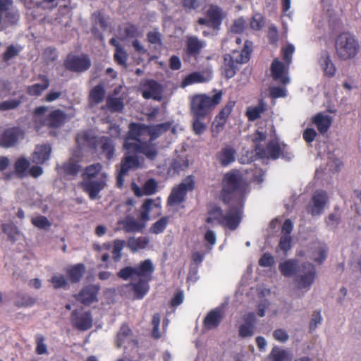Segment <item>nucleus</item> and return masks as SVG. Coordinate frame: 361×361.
Here are the masks:
<instances>
[{"instance_id":"obj_50","label":"nucleus","mask_w":361,"mask_h":361,"mask_svg":"<svg viewBox=\"0 0 361 361\" xmlns=\"http://www.w3.org/2000/svg\"><path fill=\"white\" fill-rule=\"evenodd\" d=\"M29 166L30 161L27 159L25 158H20L18 159L15 164L16 171L20 176L22 177L25 175Z\"/></svg>"},{"instance_id":"obj_53","label":"nucleus","mask_w":361,"mask_h":361,"mask_svg":"<svg viewBox=\"0 0 361 361\" xmlns=\"http://www.w3.org/2000/svg\"><path fill=\"white\" fill-rule=\"evenodd\" d=\"M51 283L54 288L58 289L65 288L68 285V280L62 274L53 276L51 279Z\"/></svg>"},{"instance_id":"obj_56","label":"nucleus","mask_w":361,"mask_h":361,"mask_svg":"<svg viewBox=\"0 0 361 361\" xmlns=\"http://www.w3.org/2000/svg\"><path fill=\"white\" fill-rule=\"evenodd\" d=\"M255 326L249 324H242L239 327V335L243 338L252 337L254 335Z\"/></svg>"},{"instance_id":"obj_51","label":"nucleus","mask_w":361,"mask_h":361,"mask_svg":"<svg viewBox=\"0 0 361 361\" xmlns=\"http://www.w3.org/2000/svg\"><path fill=\"white\" fill-rule=\"evenodd\" d=\"M106 106L111 111L116 112L123 109V103L118 98L109 97L106 101Z\"/></svg>"},{"instance_id":"obj_23","label":"nucleus","mask_w":361,"mask_h":361,"mask_svg":"<svg viewBox=\"0 0 361 361\" xmlns=\"http://www.w3.org/2000/svg\"><path fill=\"white\" fill-rule=\"evenodd\" d=\"M252 42L245 41L243 49L239 51L234 50L231 56V60L233 59L236 63H245L250 59V56L252 51Z\"/></svg>"},{"instance_id":"obj_32","label":"nucleus","mask_w":361,"mask_h":361,"mask_svg":"<svg viewBox=\"0 0 361 361\" xmlns=\"http://www.w3.org/2000/svg\"><path fill=\"white\" fill-rule=\"evenodd\" d=\"M149 243V239L147 237H130L128 240L127 247L133 252L145 248Z\"/></svg>"},{"instance_id":"obj_14","label":"nucleus","mask_w":361,"mask_h":361,"mask_svg":"<svg viewBox=\"0 0 361 361\" xmlns=\"http://www.w3.org/2000/svg\"><path fill=\"white\" fill-rule=\"evenodd\" d=\"M91 65L90 60L86 56L68 55L65 61L66 69L75 72H82L87 70Z\"/></svg>"},{"instance_id":"obj_13","label":"nucleus","mask_w":361,"mask_h":361,"mask_svg":"<svg viewBox=\"0 0 361 361\" xmlns=\"http://www.w3.org/2000/svg\"><path fill=\"white\" fill-rule=\"evenodd\" d=\"M327 201L326 192L317 190L314 193L311 202L307 205V210L312 216H319L323 213Z\"/></svg>"},{"instance_id":"obj_16","label":"nucleus","mask_w":361,"mask_h":361,"mask_svg":"<svg viewBox=\"0 0 361 361\" xmlns=\"http://www.w3.org/2000/svg\"><path fill=\"white\" fill-rule=\"evenodd\" d=\"M23 139L22 130L18 128H11L4 130L1 135V146L11 147L14 146L18 140Z\"/></svg>"},{"instance_id":"obj_36","label":"nucleus","mask_w":361,"mask_h":361,"mask_svg":"<svg viewBox=\"0 0 361 361\" xmlns=\"http://www.w3.org/2000/svg\"><path fill=\"white\" fill-rule=\"evenodd\" d=\"M235 151L230 147H226L222 149L220 154V162L222 165L226 166L235 161Z\"/></svg>"},{"instance_id":"obj_30","label":"nucleus","mask_w":361,"mask_h":361,"mask_svg":"<svg viewBox=\"0 0 361 361\" xmlns=\"http://www.w3.org/2000/svg\"><path fill=\"white\" fill-rule=\"evenodd\" d=\"M73 325L80 331H86L92 327V319L90 313L85 312L75 317Z\"/></svg>"},{"instance_id":"obj_33","label":"nucleus","mask_w":361,"mask_h":361,"mask_svg":"<svg viewBox=\"0 0 361 361\" xmlns=\"http://www.w3.org/2000/svg\"><path fill=\"white\" fill-rule=\"evenodd\" d=\"M149 280L139 279L137 282L131 283L136 299H142L149 290Z\"/></svg>"},{"instance_id":"obj_39","label":"nucleus","mask_w":361,"mask_h":361,"mask_svg":"<svg viewBox=\"0 0 361 361\" xmlns=\"http://www.w3.org/2000/svg\"><path fill=\"white\" fill-rule=\"evenodd\" d=\"M105 91L103 86L97 85L95 86L90 93V99L91 103L99 104L104 97Z\"/></svg>"},{"instance_id":"obj_10","label":"nucleus","mask_w":361,"mask_h":361,"mask_svg":"<svg viewBox=\"0 0 361 361\" xmlns=\"http://www.w3.org/2000/svg\"><path fill=\"white\" fill-rule=\"evenodd\" d=\"M124 149L127 151L123 157L121 164L120 170L117 176V185L121 187L123 184L124 177L127 175L129 171L135 170L140 166V160L137 155L133 153H140L137 150H129L123 145Z\"/></svg>"},{"instance_id":"obj_46","label":"nucleus","mask_w":361,"mask_h":361,"mask_svg":"<svg viewBox=\"0 0 361 361\" xmlns=\"http://www.w3.org/2000/svg\"><path fill=\"white\" fill-rule=\"evenodd\" d=\"M35 299L25 294H20L18 295L15 303L18 307H29L35 304Z\"/></svg>"},{"instance_id":"obj_25","label":"nucleus","mask_w":361,"mask_h":361,"mask_svg":"<svg viewBox=\"0 0 361 361\" xmlns=\"http://www.w3.org/2000/svg\"><path fill=\"white\" fill-rule=\"evenodd\" d=\"M157 188V183L155 180L149 179L145 182L143 188L141 189L137 185L133 184L132 189L135 195L137 197H141L144 195H150L154 194Z\"/></svg>"},{"instance_id":"obj_27","label":"nucleus","mask_w":361,"mask_h":361,"mask_svg":"<svg viewBox=\"0 0 361 361\" xmlns=\"http://www.w3.org/2000/svg\"><path fill=\"white\" fill-rule=\"evenodd\" d=\"M319 63L326 76L331 77L335 74L336 68L328 52L322 53L319 59Z\"/></svg>"},{"instance_id":"obj_59","label":"nucleus","mask_w":361,"mask_h":361,"mask_svg":"<svg viewBox=\"0 0 361 361\" xmlns=\"http://www.w3.org/2000/svg\"><path fill=\"white\" fill-rule=\"evenodd\" d=\"M245 27V20L243 18L235 20L231 27V32L233 33H241Z\"/></svg>"},{"instance_id":"obj_44","label":"nucleus","mask_w":361,"mask_h":361,"mask_svg":"<svg viewBox=\"0 0 361 361\" xmlns=\"http://www.w3.org/2000/svg\"><path fill=\"white\" fill-rule=\"evenodd\" d=\"M31 222L35 227L39 229H49L51 226V223L49 219L46 216L42 215L32 217L31 219Z\"/></svg>"},{"instance_id":"obj_4","label":"nucleus","mask_w":361,"mask_h":361,"mask_svg":"<svg viewBox=\"0 0 361 361\" xmlns=\"http://www.w3.org/2000/svg\"><path fill=\"white\" fill-rule=\"evenodd\" d=\"M246 184L240 176L234 173H227L223 180V201L229 204V207L240 209L243 207V197Z\"/></svg>"},{"instance_id":"obj_11","label":"nucleus","mask_w":361,"mask_h":361,"mask_svg":"<svg viewBox=\"0 0 361 361\" xmlns=\"http://www.w3.org/2000/svg\"><path fill=\"white\" fill-rule=\"evenodd\" d=\"M194 188V180L191 176L187 177L178 186L173 188L168 198L169 205L179 204L183 202L188 191Z\"/></svg>"},{"instance_id":"obj_18","label":"nucleus","mask_w":361,"mask_h":361,"mask_svg":"<svg viewBox=\"0 0 361 361\" xmlns=\"http://www.w3.org/2000/svg\"><path fill=\"white\" fill-rule=\"evenodd\" d=\"M235 106V102L229 101L225 105V106L220 111L218 115L216 116L213 126L217 132L223 130L224 125L226 122L227 118L232 111L233 106Z\"/></svg>"},{"instance_id":"obj_37","label":"nucleus","mask_w":361,"mask_h":361,"mask_svg":"<svg viewBox=\"0 0 361 361\" xmlns=\"http://www.w3.org/2000/svg\"><path fill=\"white\" fill-rule=\"evenodd\" d=\"M264 111V104L260 101L256 106H250L247 109L246 116L250 121H255L260 117V115Z\"/></svg>"},{"instance_id":"obj_49","label":"nucleus","mask_w":361,"mask_h":361,"mask_svg":"<svg viewBox=\"0 0 361 361\" xmlns=\"http://www.w3.org/2000/svg\"><path fill=\"white\" fill-rule=\"evenodd\" d=\"M188 166V159L185 157H178L171 165L172 168L177 172L185 170Z\"/></svg>"},{"instance_id":"obj_45","label":"nucleus","mask_w":361,"mask_h":361,"mask_svg":"<svg viewBox=\"0 0 361 361\" xmlns=\"http://www.w3.org/2000/svg\"><path fill=\"white\" fill-rule=\"evenodd\" d=\"M20 49V47L14 45L8 46L4 54V61L7 63H9L11 60L16 58L19 54Z\"/></svg>"},{"instance_id":"obj_3","label":"nucleus","mask_w":361,"mask_h":361,"mask_svg":"<svg viewBox=\"0 0 361 361\" xmlns=\"http://www.w3.org/2000/svg\"><path fill=\"white\" fill-rule=\"evenodd\" d=\"M279 269L286 277L296 275L298 287L305 289V291L310 288L316 275L315 267L312 264L303 262L298 265L297 262L293 259H288L280 263Z\"/></svg>"},{"instance_id":"obj_17","label":"nucleus","mask_w":361,"mask_h":361,"mask_svg":"<svg viewBox=\"0 0 361 361\" xmlns=\"http://www.w3.org/2000/svg\"><path fill=\"white\" fill-rule=\"evenodd\" d=\"M255 153L261 158L276 159L280 156L281 149L277 142H271L265 149L260 145H256Z\"/></svg>"},{"instance_id":"obj_35","label":"nucleus","mask_w":361,"mask_h":361,"mask_svg":"<svg viewBox=\"0 0 361 361\" xmlns=\"http://www.w3.org/2000/svg\"><path fill=\"white\" fill-rule=\"evenodd\" d=\"M314 123L317 126L318 130L324 133H326L330 127L331 120L329 116H324L319 114L314 118Z\"/></svg>"},{"instance_id":"obj_57","label":"nucleus","mask_w":361,"mask_h":361,"mask_svg":"<svg viewBox=\"0 0 361 361\" xmlns=\"http://www.w3.org/2000/svg\"><path fill=\"white\" fill-rule=\"evenodd\" d=\"M147 38L149 43L155 46H160L161 44V34L157 30L149 32Z\"/></svg>"},{"instance_id":"obj_63","label":"nucleus","mask_w":361,"mask_h":361,"mask_svg":"<svg viewBox=\"0 0 361 361\" xmlns=\"http://www.w3.org/2000/svg\"><path fill=\"white\" fill-rule=\"evenodd\" d=\"M274 263V257L269 253L264 254L259 261V265L264 267H271Z\"/></svg>"},{"instance_id":"obj_22","label":"nucleus","mask_w":361,"mask_h":361,"mask_svg":"<svg viewBox=\"0 0 361 361\" xmlns=\"http://www.w3.org/2000/svg\"><path fill=\"white\" fill-rule=\"evenodd\" d=\"M12 0H1V18L3 16L9 24H14L17 22L19 18L18 11L10 6H12Z\"/></svg>"},{"instance_id":"obj_38","label":"nucleus","mask_w":361,"mask_h":361,"mask_svg":"<svg viewBox=\"0 0 361 361\" xmlns=\"http://www.w3.org/2000/svg\"><path fill=\"white\" fill-rule=\"evenodd\" d=\"M85 270V267L82 264H76L68 270V275L70 280L73 283H75L80 281Z\"/></svg>"},{"instance_id":"obj_28","label":"nucleus","mask_w":361,"mask_h":361,"mask_svg":"<svg viewBox=\"0 0 361 361\" xmlns=\"http://www.w3.org/2000/svg\"><path fill=\"white\" fill-rule=\"evenodd\" d=\"M205 42L199 39L196 36H188L186 40L187 52L192 56L200 54L204 47Z\"/></svg>"},{"instance_id":"obj_7","label":"nucleus","mask_w":361,"mask_h":361,"mask_svg":"<svg viewBox=\"0 0 361 361\" xmlns=\"http://www.w3.org/2000/svg\"><path fill=\"white\" fill-rule=\"evenodd\" d=\"M242 213L240 209H235L231 207H229L226 214H224L221 208L216 207L209 212L206 221L212 223L214 220H216L221 226L234 231L240 223Z\"/></svg>"},{"instance_id":"obj_64","label":"nucleus","mask_w":361,"mask_h":361,"mask_svg":"<svg viewBox=\"0 0 361 361\" xmlns=\"http://www.w3.org/2000/svg\"><path fill=\"white\" fill-rule=\"evenodd\" d=\"M20 104V101L18 99H11L1 102V111L10 110L16 108Z\"/></svg>"},{"instance_id":"obj_52","label":"nucleus","mask_w":361,"mask_h":361,"mask_svg":"<svg viewBox=\"0 0 361 361\" xmlns=\"http://www.w3.org/2000/svg\"><path fill=\"white\" fill-rule=\"evenodd\" d=\"M36 349L35 352L37 355H46L48 353L47 346L45 344V338L42 335L36 336Z\"/></svg>"},{"instance_id":"obj_24","label":"nucleus","mask_w":361,"mask_h":361,"mask_svg":"<svg viewBox=\"0 0 361 361\" xmlns=\"http://www.w3.org/2000/svg\"><path fill=\"white\" fill-rule=\"evenodd\" d=\"M136 276L139 279L150 280L154 267L150 259H146L135 267Z\"/></svg>"},{"instance_id":"obj_29","label":"nucleus","mask_w":361,"mask_h":361,"mask_svg":"<svg viewBox=\"0 0 361 361\" xmlns=\"http://www.w3.org/2000/svg\"><path fill=\"white\" fill-rule=\"evenodd\" d=\"M123 229L127 233L140 232L145 227V224L141 222L131 216H127L122 221Z\"/></svg>"},{"instance_id":"obj_55","label":"nucleus","mask_w":361,"mask_h":361,"mask_svg":"<svg viewBox=\"0 0 361 361\" xmlns=\"http://www.w3.org/2000/svg\"><path fill=\"white\" fill-rule=\"evenodd\" d=\"M130 329L127 325L123 324L120 329V331L118 333L117 335V340H116V346L117 348H121L122 346V336H124L125 338H129L130 335Z\"/></svg>"},{"instance_id":"obj_2","label":"nucleus","mask_w":361,"mask_h":361,"mask_svg":"<svg viewBox=\"0 0 361 361\" xmlns=\"http://www.w3.org/2000/svg\"><path fill=\"white\" fill-rule=\"evenodd\" d=\"M222 94V91H218L212 97L206 94L190 97L191 128L195 135H201L206 131L212 111L221 102Z\"/></svg>"},{"instance_id":"obj_42","label":"nucleus","mask_w":361,"mask_h":361,"mask_svg":"<svg viewBox=\"0 0 361 361\" xmlns=\"http://www.w3.org/2000/svg\"><path fill=\"white\" fill-rule=\"evenodd\" d=\"M205 78L200 73L195 72L188 75L182 82V87H185L188 85H192L197 82H205Z\"/></svg>"},{"instance_id":"obj_31","label":"nucleus","mask_w":361,"mask_h":361,"mask_svg":"<svg viewBox=\"0 0 361 361\" xmlns=\"http://www.w3.org/2000/svg\"><path fill=\"white\" fill-rule=\"evenodd\" d=\"M99 146L102 154L107 159H111L114 155V144L111 138L103 137L99 140Z\"/></svg>"},{"instance_id":"obj_19","label":"nucleus","mask_w":361,"mask_h":361,"mask_svg":"<svg viewBox=\"0 0 361 361\" xmlns=\"http://www.w3.org/2000/svg\"><path fill=\"white\" fill-rule=\"evenodd\" d=\"M98 291V286L90 285L84 288L76 296V298L85 305H90L97 300Z\"/></svg>"},{"instance_id":"obj_34","label":"nucleus","mask_w":361,"mask_h":361,"mask_svg":"<svg viewBox=\"0 0 361 361\" xmlns=\"http://www.w3.org/2000/svg\"><path fill=\"white\" fill-rule=\"evenodd\" d=\"M49 86V80L46 76L42 78V83H36L27 87V92L32 96H39L42 92L46 90Z\"/></svg>"},{"instance_id":"obj_60","label":"nucleus","mask_w":361,"mask_h":361,"mask_svg":"<svg viewBox=\"0 0 361 361\" xmlns=\"http://www.w3.org/2000/svg\"><path fill=\"white\" fill-rule=\"evenodd\" d=\"M273 337L281 343H286L289 339V335L287 331L282 329H276L273 332Z\"/></svg>"},{"instance_id":"obj_9","label":"nucleus","mask_w":361,"mask_h":361,"mask_svg":"<svg viewBox=\"0 0 361 361\" xmlns=\"http://www.w3.org/2000/svg\"><path fill=\"white\" fill-rule=\"evenodd\" d=\"M335 48L338 57L347 60L353 58L357 54L359 44L353 35L343 32L337 37Z\"/></svg>"},{"instance_id":"obj_8","label":"nucleus","mask_w":361,"mask_h":361,"mask_svg":"<svg viewBox=\"0 0 361 361\" xmlns=\"http://www.w3.org/2000/svg\"><path fill=\"white\" fill-rule=\"evenodd\" d=\"M35 121L37 126L59 128L67 120V115L61 110L48 112V107L39 106L35 110Z\"/></svg>"},{"instance_id":"obj_43","label":"nucleus","mask_w":361,"mask_h":361,"mask_svg":"<svg viewBox=\"0 0 361 361\" xmlns=\"http://www.w3.org/2000/svg\"><path fill=\"white\" fill-rule=\"evenodd\" d=\"M78 161L75 159L73 157L69 161L63 164V169L66 173L70 175H75L79 172L80 165L78 164Z\"/></svg>"},{"instance_id":"obj_21","label":"nucleus","mask_w":361,"mask_h":361,"mask_svg":"<svg viewBox=\"0 0 361 361\" xmlns=\"http://www.w3.org/2000/svg\"><path fill=\"white\" fill-rule=\"evenodd\" d=\"M51 148L48 144L37 145L32 154V162L42 164L50 157Z\"/></svg>"},{"instance_id":"obj_26","label":"nucleus","mask_w":361,"mask_h":361,"mask_svg":"<svg viewBox=\"0 0 361 361\" xmlns=\"http://www.w3.org/2000/svg\"><path fill=\"white\" fill-rule=\"evenodd\" d=\"M291 351L279 347H274L268 356L270 361H291L293 359Z\"/></svg>"},{"instance_id":"obj_61","label":"nucleus","mask_w":361,"mask_h":361,"mask_svg":"<svg viewBox=\"0 0 361 361\" xmlns=\"http://www.w3.org/2000/svg\"><path fill=\"white\" fill-rule=\"evenodd\" d=\"M291 236L288 235H283L279 242V247L284 252L288 251L290 248Z\"/></svg>"},{"instance_id":"obj_5","label":"nucleus","mask_w":361,"mask_h":361,"mask_svg":"<svg viewBox=\"0 0 361 361\" xmlns=\"http://www.w3.org/2000/svg\"><path fill=\"white\" fill-rule=\"evenodd\" d=\"M102 165L94 163L87 166L82 176L81 186L91 200L98 198V195L106 186L107 173L102 171Z\"/></svg>"},{"instance_id":"obj_1","label":"nucleus","mask_w":361,"mask_h":361,"mask_svg":"<svg viewBox=\"0 0 361 361\" xmlns=\"http://www.w3.org/2000/svg\"><path fill=\"white\" fill-rule=\"evenodd\" d=\"M171 128V123H164L153 126L130 123L129 132L124 141V146L129 150H137L153 160L157 154L155 145L151 141L155 140Z\"/></svg>"},{"instance_id":"obj_6","label":"nucleus","mask_w":361,"mask_h":361,"mask_svg":"<svg viewBox=\"0 0 361 361\" xmlns=\"http://www.w3.org/2000/svg\"><path fill=\"white\" fill-rule=\"evenodd\" d=\"M206 16L207 18H200L197 20L195 30H202L205 37L216 34L226 13L218 6L211 5L206 11Z\"/></svg>"},{"instance_id":"obj_47","label":"nucleus","mask_w":361,"mask_h":361,"mask_svg":"<svg viewBox=\"0 0 361 361\" xmlns=\"http://www.w3.org/2000/svg\"><path fill=\"white\" fill-rule=\"evenodd\" d=\"M114 60L121 66L126 67L128 55L123 47H117L114 54Z\"/></svg>"},{"instance_id":"obj_48","label":"nucleus","mask_w":361,"mask_h":361,"mask_svg":"<svg viewBox=\"0 0 361 361\" xmlns=\"http://www.w3.org/2000/svg\"><path fill=\"white\" fill-rule=\"evenodd\" d=\"M169 223V217L164 216L156 221L150 228V231L155 234L162 233Z\"/></svg>"},{"instance_id":"obj_40","label":"nucleus","mask_w":361,"mask_h":361,"mask_svg":"<svg viewBox=\"0 0 361 361\" xmlns=\"http://www.w3.org/2000/svg\"><path fill=\"white\" fill-rule=\"evenodd\" d=\"M224 73L227 78L233 77L235 74V61L231 60V56L228 55L224 59Z\"/></svg>"},{"instance_id":"obj_41","label":"nucleus","mask_w":361,"mask_h":361,"mask_svg":"<svg viewBox=\"0 0 361 361\" xmlns=\"http://www.w3.org/2000/svg\"><path fill=\"white\" fill-rule=\"evenodd\" d=\"M127 245L126 243L123 240L116 239L114 241L113 250H112V257L114 261H119L122 257V250L125 245Z\"/></svg>"},{"instance_id":"obj_58","label":"nucleus","mask_w":361,"mask_h":361,"mask_svg":"<svg viewBox=\"0 0 361 361\" xmlns=\"http://www.w3.org/2000/svg\"><path fill=\"white\" fill-rule=\"evenodd\" d=\"M264 25L263 17L259 14H255L251 21H250V27L252 30H259Z\"/></svg>"},{"instance_id":"obj_54","label":"nucleus","mask_w":361,"mask_h":361,"mask_svg":"<svg viewBox=\"0 0 361 361\" xmlns=\"http://www.w3.org/2000/svg\"><path fill=\"white\" fill-rule=\"evenodd\" d=\"M118 276L124 280H127L130 277H132L133 280H135L136 274L135 267H126L120 270L118 273Z\"/></svg>"},{"instance_id":"obj_20","label":"nucleus","mask_w":361,"mask_h":361,"mask_svg":"<svg viewBox=\"0 0 361 361\" xmlns=\"http://www.w3.org/2000/svg\"><path fill=\"white\" fill-rule=\"evenodd\" d=\"M273 78L282 84L289 82V79L286 75L287 70L283 63L276 59L274 60L271 66Z\"/></svg>"},{"instance_id":"obj_12","label":"nucleus","mask_w":361,"mask_h":361,"mask_svg":"<svg viewBox=\"0 0 361 361\" xmlns=\"http://www.w3.org/2000/svg\"><path fill=\"white\" fill-rule=\"evenodd\" d=\"M140 91L142 97L146 99H153L157 101L162 99V87L155 80H148L141 82Z\"/></svg>"},{"instance_id":"obj_15","label":"nucleus","mask_w":361,"mask_h":361,"mask_svg":"<svg viewBox=\"0 0 361 361\" xmlns=\"http://www.w3.org/2000/svg\"><path fill=\"white\" fill-rule=\"evenodd\" d=\"M224 315L222 307H219L209 312L206 315L203 325L207 330L216 328L221 322Z\"/></svg>"},{"instance_id":"obj_62","label":"nucleus","mask_w":361,"mask_h":361,"mask_svg":"<svg viewBox=\"0 0 361 361\" xmlns=\"http://www.w3.org/2000/svg\"><path fill=\"white\" fill-rule=\"evenodd\" d=\"M322 317L320 312H314L310 324V329L314 331L317 329L318 324L322 322Z\"/></svg>"}]
</instances>
